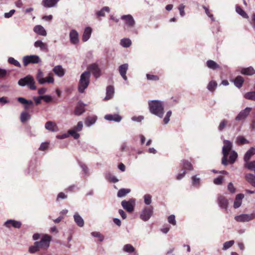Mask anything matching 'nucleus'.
I'll list each match as a JSON object with an SVG mask.
<instances>
[{
	"label": "nucleus",
	"mask_w": 255,
	"mask_h": 255,
	"mask_svg": "<svg viewBox=\"0 0 255 255\" xmlns=\"http://www.w3.org/2000/svg\"><path fill=\"white\" fill-rule=\"evenodd\" d=\"M5 226L7 228H10L12 226L15 228L19 229L21 226V222L13 220H7L4 224Z\"/></svg>",
	"instance_id": "nucleus-17"
},
{
	"label": "nucleus",
	"mask_w": 255,
	"mask_h": 255,
	"mask_svg": "<svg viewBox=\"0 0 255 255\" xmlns=\"http://www.w3.org/2000/svg\"><path fill=\"white\" fill-rule=\"evenodd\" d=\"M228 189L232 193H235L236 191V189L232 182L229 183L228 185Z\"/></svg>",
	"instance_id": "nucleus-64"
},
{
	"label": "nucleus",
	"mask_w": 255,
	"mask_h": 255,
	"mask_svg": "<svg viewBox=\"0 0 255 255\" xmlns=\"http://www.w3.org/2000/svg\"><path fill=\"white\" fill-rule=\"evenodd\" d=\"M45 128L50 131H54L56 130L55 128H57L56 124L51 121L47 122L45 125Z\"/></svg>",
	"instance_id": "nucleus-32"
},
{
	"label": "nucleus",
	"mask_w": 255,
	"mask_h": 255,
	"mask_svg": "<svg viewBox=\"0 0 255 255\" xmlns=\"http://www.w3.org/2000/svg\"><path fill=\"white\" fill-rule=\"evenodd\" d=\"M30 118V115L26 112H22L20 116V121L22 123H25L26 121Z\"/></svg>",
	"instance_id": "nucleus-37"
},
{
	"label": "nucleus",
	"mask_w": 255,
	"mask_h": 255,
	"mask_svg": "<svg viewBox=\"0 0 255 255\" xmlns=\"http://www.w3.org/2000/svg\"><path fill=\"white\" fill-rule=\"evenodd\" d=\"M89 71L91 72L95 77L96 78H99L101 75V70L99 68L98 64L94 63L89 65L88 67Z\"/></svg>",
	"instance_id": "nucleus-10"
},
{
	"label": "nucleus",
	"mask_w": 255,
	"mask_h": 255,
	"mask_svg": "<svg viewBox=\"0 0 255 255\" xmlns=\"http://www.w3.org/2000/svg\"><path fill=\"white\" fill-rule=\"evenodd\" d=\"M110 8L108 6H104L100 11L97 12L96 14L97 16H104L105 15V12H109Z\"/></svg>",
	"instance_id": "nucleus-41"
},
{
	"label": "nucleus",
	"mask_w": 255,
	"mask_h": 255,
	"mask_svg": "<svg viewBox=\"0 0 255 255\" xmlns=\"http://www.w3.org/2000/svg\"><path fill=\"white\" fill-rule=\"evenodd\" d=\"M152 214L153 207L152 206L146 207L142 211L140 218L142 220L147 221L150 219Z\"/></svg>",
	"instance_id": "nucleus-6"
},
{
	"label": "nucleus",
	"mask_w": 255,
	"mask_h": 255,
	"mask_svg": "<svg viewBox=\"0 0 255 255\" xmlns=\"http://www.w3.org/2000/svg\"><path fill=\"white\" fill-rule=\"evenodd\" d=\"M252 109L251 108H246L245 110L242 111L236 117V121H242L245 120L251 112Z\"/></svg>",
	"instance_id": "nucleus-12"
},
{
	"label": "nucleus",
	"mask_w": 255,
	"mask_h": 255,
	"mask_svg": "<svg viewBox=\"0 0 255 255\" xmlns=\"http://www.w3.org/2000/svg\"><path fill=\"white\" fill-rule=\"evenodd\" d=\"M219 206L225 209H227L228 206V201L225 197L220 195L218 198Z\"/></svg>",
	"instance_id": "nucleus-18"
},
{
	"label": "nucleus",
	"mask_w": 255,
	"mask_h": 255,
	"mask_svg": "<svg viewBox=\"0 0 255 255\" xmlns=\"http://www.w3.org/2000/svg\"><path fill=\"white\" fill-rule=\"evenodd\" d=\"M124 250L126 252L131 253L134 252L135 249L130 244H127L124 246Z\"/></svg>",
	"instance_id": "nucleus-45"
},
{
	"label": "nucleus",
	"mask_w": 255,
	"mask_h": 255,
	"mask_svg": "<svg viewBox=\"0 0 255 255\" xmlns=\"http://www.w3.org/2000/svg\"><path fill=\"white\" fill-rule=\"evenodd\" d=\"M171 114H172V112L171 111L167 112L165 118L163 119V122H164V124H167L169 122V120H170V117H171Z\"/></svg>",
	"instance_id": "nucleus-57"
},
{
	"label": "nucleus",
	"mask_w": 255,
	"mask_h": 255,
	"mask_svg": "<svg viewBox=\"0 0 255 255\" xmlns=\"http://www.w3.org/2000/svg\"><path fill=\"white\" fill-rule=\"evenodd\" d=\"M77 131L75 130V129H71L69 130L68 132L70 135L73 137L74 138L77 139L80 136V134L78 133H77Z\"/></svg>",
	"instance_id": "nucleus-47"
},
{
	"label": "nucleus",
	"mask_w": 255,
	"mask_h": 255,
	"mask_svg": "<svg viewBox=\"0 0 255 255\" xmlns=\"http://www.w3.org/2000/svg\"><path fill=\"white\" fill-rule=\"evenodd\" d=\"M244 197V195L243 194H238L236 195L235 198L234 203V208L236 209L241 206L242 203V199Z\"/></svg>",
	"instance_id": "nucleus-19"
},
{
	"label": "nucleus",
	"mask_w": 255,
	"mask_h": 255,
	"mask_svg": "<svg viewBox=\"0 0 255 255\" xmlns=\"http://www.w3.org/2000/svg\"><path fill=\"white\" fill-rule=\"evenodd\" d=\"M121 19L125 20L126 24L130 27H132L135 24V21L131 15H124Z\"/></svg>",
	"instance_id": "nucleus-13"
},
{
	"label": "nucleus",
	"mask_w": 255,
	"mask_h": 255,
	"mask_svg": "<svg viewBox=\"0 0 255 255\" xmlns=\"http://www.w3.org/2000/svg\"><path fill=\"white\" fill-rule=\"evenodd\" d=\"M224 144L222 150L223 157L222 159V163L224 165H227L228 164V156L232 149V143L228 140H225Z\"/></svg>",
	"instance_id": "nucleus-4"
},
{
	"label": "nucleus",
	"mask_w": 255,
	"mask_h": 255,
	"mask_svg": "<svg viewBox=\"0 0 255 255\" xmlns=\"http://www.w3.org/2000/svg\"><path fill=\"white\" fill-rule=\"evenodd\" d=\"M150 112L160 118H162L164 114V107L162 102L157 100L150 101L148 102Z\"/></svg>",
	"instance_id": "nucleus-1"
},
{
	"label": "nucleus",
	"mask_w": 255,
	"mask_h": 255,
	"mask_svg": "<svg viewBox=\"0 0 255 255\" xmlns=\"http://www.w3.org/2000/svg\"><path fill=\"white\" fill-rule=\"evenodd\" d=\"M59 0H43L42 4L45 7H51L56 5Z\"/></svg>",
	"instance_id": "nucleus-22"
},
{
	"label": "nucleus",
	"mask_w": 255,
	"mask_h": 255,
	"mask_svg": "<svg viewBox=\"0 0 255 255\" xmlns=\"http://www.w3.org/2000/svg\"><path fill=\"white\" fill-rule=\"evenodd\" d=\"M241 73L244 75L250 76L255 74V70L253 67H249L246 68H243L241 71Z\"/></svg>",
	"instance_id": "nucleus-29"
},
{
	"label": "nucleus",
	"mask_w": 255,
	"mask_h": 255,
	"mask_svg": "<svg viewBox=\"0 0 255 255\" xmlns=\"http://www.w3.org/2000/svg\"><path fill=\"white\" fill-rule=\"evenodd\" d=\"M70 42L74 44L79 42V35L77 31L74 29L72 30L70 32Z\"/></svg>",
	"instance_id": "nucleus-16"
},
{
	"label": "nucleus",
	"mask_w": 255,
	"mask_h": 255,
	"mask_svg": "<svg viewBox=\"0 0 255 255\" xmlns=\"http://www.w3.org/2000/svg\"><path fill=\"white\" fill-rule=\"evenodd\" d=\"M42 98L46 103H50L52 101L51 97L49 95L42 96Z\"/></svg>",
	"instance_id": "nucleus-63"
},
{
	"label": "nucleus",
	"mask_w": 255,
	"mask_h": 255,
	"mask_svg": "<svg viewBox=\"0 0 255 255\" xmlns=\"http://www.w3.org/2000/svg\"><path fill=\"white\" fill-rule=\"evenodd\" d=\"M91 234L93 237L98 238L99 239V241L100 242L103 241V240L104 239V236L99 232H92L91 233Z\"/></svg>",
	"instance_id": "nucleus-51"
},
{
	"label": "nucleus",
	"mask_w": 255,
	"mask_h": 255,
	"mask_svg": "<svg viewBox=\"0 0 255 255\" xmlns=\"http://www.w3.org/2000/svg\"><path fill=\"white\" fill-rule=\"evenodd\" d=\"M121 204L124 209L127 212L130 213L133 211L135 200L134 199H130L128 201L123 200Z\"/></svg>",
	"instance_id": "nucleus-7"
},
{
	"label": "nucleus",
	"mask_w": 255,
	"mask_h": 255,
	"mask_svg": "<svg viewBox=\"0 0 255 255\" xmlns=\"http://www.w3.org/2000/svg\"><path fill=\"white\" fill-rule=\"evenodd\" d=\"M34 46L40 47L41 50H47V45L46 43L42 42L41 40H37L34 43Z\"/></svg>",
	"instance_id": "nucleus-35"
},
{
	"label": "nucleus",
	"mask_w": 255,
	"mask_h": 255,
	"mask_svg": "<svg viewBox=\"0 0 255 255\" xmlns=\"http://www.w3.org/2000/svg\"><path fill=\"white\" fill-rule=\"evenodd\" d=\"M74 219L77 225L80 227H82L84 225V221L82 218L78 214L76 213L74 215Z\"/></svg>",
	"instance_id": "nucleus-27"
},
{
	"label": "nucleus",
	"mask_w": 255,
	"mask_h": 255,
	"mask_svg": "<svg viewBox=\"0 0 255 255\" xmlns=\"http://www.w3.org/2000/svg\"><path fill=\"white\" fill-rule=\"evenodd\" d=\"M255 218V213H253L250 214H242L237 216L235 219L237 222H248Z\"/></svg>",
	"instance_id": "nucleus-9"
},
{
	"label": "nucleus",
	"mask_w": 255,
	"mask_h": 255,
	"mask_svg": "<svg viewBox=\"0 0 255 255\" xmlns=\"http://www.w3.org/2000/svg\"><path fill=\"white\" fill-rule=\"evenodd\" d=\"M130 191V190L129 189H125V188L121 189L120 190H119V191L118 192V196L119 197H124V196H126L128 193H129Z\"/></svg>",
	"instance_id": "nucleus-43"
},
{
	"label": "nucleus",
	"mask_w": 255,
	"mask_h": 255,
	"mask_svg": "<svg viewBox=\"0 0 255 255\" xmlns=\"http://www.w3.org/2000/svg\"><path fill=\"white\" fill-rule=\"evenodd\" d=\"M39 249L38 247L37 243L35 242L34 243L33 246H30L29 247L28 252L31 254L35 253L39 251Z\"/></svg>",
	"instance_id": "nucleus-42"
},
{
	"label": "nucleus",
	"mask_w": 255,
	"mask_h": 255,
	"mask_svg": "<svg viewBox=\"0 0 255 255\" xmlns=\"http://www.w3.org/2000/svg\"><path fill=\"white\" fill-rule=\"evenodd\" d=\"M85 105L81 102H78L77 105L75 107L74 114L77 116H80L85 112Z\"/></svg>",
	"instance_id": "nucleus-15"
},
{
	"label": "nucleus",
	"mask_w": 255,
	"mask_h": 255,
	"mask_svg": "<svg viewBox=\"0 0 255 255\" xmlns=\"http://www.w3.org/2000/svg\"><path fill=\"white\" fill-rule=\"evenodd\" d=\"M236 12L241 15L243 17L247 18L249 17L247 13L241 8V6L237 5L236 8Z\"/></svg>",
	"instance_id": "nucleus-40"
},
{
	"label": "nucleus",
	"mask_w": 255,
	"mask_h": 255,
	"mask_svg": "<svg viewBox=\"0 0 255 255\" xmlns=\"http://www.w3.org/2000/svg\"><path fill=\"white\" fill-rule=\"evenodd\" d=\"M255 154V148L252 147L246 153L244 160L245 162L249 161L252 156Z\"/></svg>",
	"instance_id": "nucleus-21"
},
{
	"label": "nucleus",
	"mask_w": 255,
	"mask_h": 255,
	"mask_svg": "<svg viewBox=\"0 0 255 255\" xmlns=\"http://www.w3.org/2000/svg\"><path fill=\"white\" fill-rule=\"evenodd\" d=\"M40 61L39 57L37 55L25 56L23 58L24 66H26L29 64H37Z\"/></svg>",
	"instance_id": "nucleus-8"
},
{
	"label": "nucleus",
	"mask_w": 255,
	"mask_h": 255,
	"mask_svg": "<svg viewBox=\"0 0 255 255\" xmlns=\"http://www.w3.org/2000/svg\"><path fill=\"white\" fill-rule=\"evenodd\" d=\"M185 5L183 4H180L179 5L178 9L180 12V14L181 16H184L185 14L184 11Z\"/></svg>",
	"instance_id": "nucleus-60"
},
{
	"label": "nucleus",
	"mask_w": 255,
	"mask_h": 255,
	"mask_svg": "<svg viewBox=\"0 0 255 255\" xmlns=\"http://www.w3.org/2000/svg\"><path fill=\"white\" fill-rule=\"evenodd\" d=\"M8 62L9 63L13 65L16 67H20L21 65L19 62L16 60L14 59L13 57H9L8 59Z\"/></svg>",
	"instance_id": "nucleus-48"
},
{
	"label": "nucleus",
	"mask_w": 255,
	"mask_h": 255,
	"mask_svg": "<svg viewBox=\"0 0 255 255\" xmlns=\"http://www.w3.org/2000/svg\"><path fill=\"white\" fill-rule=\"evenodd\" d=\"M144 203L146 205L150 204L151 202V196L149 194H146L144 196Z\"/></svg>",
	"instance_id": "nucleus-54"
},
{
	"label": "nucleus",
	"mask_w": 255,
	"mask_h": 255,
	"mask_svg": "<svg viewBox=\"0 0 255 255\" xmlns=\"http://www.w3.org/2000/svg\"><path fill=\"white\" fill-rule=\"evenodd\" d=\"M120 44L124 47H128L131 44V40L128 38H123L121 40Z\"/></svg>",
	"instance_id": "nucleus-39"
},
{
	"label": "nucleus",
	"mask_w": 255,
	"mask_h": 255,
	"mask_svg": "<svg viewBox=\"0 0 255 255\" xmlns=\"http://www.w3.org/2000/svg\"><path fill=\"white\" fill-rule=\"evenodd\" d=\"M83 128V123L82 122H79L78 123L77 125L73 129H75V130L77 131H80Z\"/></svg>",
	"instance_id": "nucleus-62"
},
{
	"label": "nucleus",
	"mask_w": 255,
	"mask_h": 255,
	"mask_svg": "<svg viewBox=\"0 0 255 255\" xmlns=\"http://www.w3.org/2000/svg\"><path fill=\"white\" fill-rule=\"evenodd\" d=\"M97 120V117L96 116H89L86 118L85 121V124L86 126L90 127L94 124Z\"/></svg>",
	"instance_id": "nucleus-33"
},
{
	"label": "nucleus",
	"mask_w": 255,
	"mask_h": 255,
	"mask_svg": "<svg viewBox=\"0 0 255 255\" xmlns=\"http://www.w3.org/2000/svg\"><path fill=\"white\" fill-rule=\"evenodd\" d=\"M227 124L228 121L227 120H223L219 125L218 127L219 130L221 131L222 130L225 128Z\"/></svg>",
	"instance_id": "nucleus-58"
},
{
	"label": "nucleus",
	"mask_w": 255,
	"mask_h": 255,
	"mask_svg": "<svg viewBox=\"0 0 255 255\" xmlns=\"http://www.w3.org/2000/svg\"><path fill=\"white\" fill-rule=\"evenodd\" d=\"M168 222L173 226H175L176 224L175 221V217L173 215H171L168 217Z\"/></svg>",
	"instance_id": "nucleus-56"
},
{
	"label": "nucleus",
	"mask_w": 255,
	"mask_h": 255,
	"mask_svg": "<svg viewBox=\"0 0 255 255\" xmlns=\"http://www.w3.org/2000/svg\"><path fill=\"white\" fill-rule=\"evenodd\" d=\"M92 33V28L90 27H87L85 29L83 36L82 40L84 42L87 41L90 37Z\"/></svg>",
	"instance_id": "nucleus-24"
},
{
	"label": "nucleus",
	"mask_w": 255,
	"mask_h": 255,
	"mask_svg": "<svg viewBox=\"0 0 255 255\" xmlns=\"http://www.w3.org/2000/svg\"><path fill=\"white\" fill-rule=\"evenodd\" d=\"M237 157L238 154L235 151H231L229 156V159L228 160V163L229 162L231 164L234 163Z\"/></svg>",
	"instance_id": "nucleus-38"
},
{
	"label": "nucleus",
	"mask_w": 255,
	"mask_h": 255,
	"mask_svg": "<svg viewBox=\"0 0 255 255\" xmlns=\"http://www.w3.org/2000/svg\"><path fill=\"white\" fill-rule=\"evenodd\" d=\"M44 74L43 72L39 70L36 75V79L40 84H44L45 83L44 78H43Z\"/></svg>",
	"instance_id": "nucleus-36"
},
{
	"label": "nucleus",
	"mask_w": 255,
	"mask_h": 255,
	"mask_svg": "<svg viewBox=\"0 0 255 255\" xmlns=\"http://www.w3.org/2000/svg\"><path fill=\"white\" fill-rule=\"evenodd\" d=\"M244 82V79L243 77L241 76H237L234 80L235 85L239 88L242 87Z\"/></svg>",
	"instance_id": "nucleus-30"
},
{
	"label": "nucleus",
	"mask_w": 255,
	"mask_h": 255,
	"mask_svg": "<svg viewBox=\"0 0 255 255\" xmlns=\"http://www.w3.org/2000/svg\"><path fill=\"white\" fill-rule=\"evenodd\" d=\"M34 31L42 36H46V32L45 30V29L41 26V25H36L34 28H33Z\"/></svg>",
	"instance_id": "nucleus-28"
},
{
	"label": "nucleus",
	"mask_w": 255,
	"mask_h": 255,
	"mask_svg": "<svg viewBox=\"0 0 255 255\" xmlns=\"http://www.w3.org/2000/svg\"><path fill=\"white\" fill-rule=\"evenodd\" d=\"M45 83H53L54 81V79L53 77V74L52 73H49L48 76L45 78H44Z\"/></svg>",
	"instance_id": "nucleus-53"
},
{
	"label": "nucleus",
	"mask_w": 255,
	"mask_h": 255,
	"mask_svg": "<svg viewBox=\"0 0 255 255\" xmlns=\"http://www.w3.org/2000/svg\"><path fill=\"white\" fill-rule=\"evenodd\" d=\"M114 93V87L111 85L108 86L106 89V97H105V99L106 100L111 99L113 97Z\"/></svg>",
	"instance_id": "nucleus-26"
},
{
	"label": "nucleus",
	"mask_w": 255,
	"mask_h": 255,
	"mask_svg": "<svg viewBox=\"0 0 255 255\" xmlns=\"http://www.w3.org/2000/svg\"><path fill=\"white\" fill-rule=\"evenodd\" d=\"M49 146V143L48 142H43L41 144L39 150L41 151H44L46 149H47Z\"/></svg>",
	"instance_id": "nucleus-59"
},
{
	"label": "nucleus",
	"mask_w": 255,
	"mask_h": 255,
	"mask_svg": "<svg viewBox=\"0 0 255 255\" xmlns=\"http://www.w3.org/2000/svg\"><path fill=\"white\" fill-rule=\"evenodd\" d=\"M223 179V176H220L218 177L215 178L214 179V183L216 185H221L222 184Z\"/></svg>",
	"instance_id": "nucleus-55"
},
{
	"label": "nucleus",
	"mask_w": 255,
	"mask_h": 255,
	"mask_svg": "<svg viewBox=\"0 0 255 255\" xmlns=\"http://www.w3.org/2000/svg\"><path fill=\"white\" fill-rule=\"evenodd\" d=\"M51 239L52 238L50 235L45 234L42 236L39 242H36L39 250H47L49 247Z\"/></svg>",
	"instance_id": "nucleus-5"
},
{
	"label": "nucleus",
	"mask_w": 255,
	"mask_h": 255,
	"mask_svg": "<svg viewBox=\"0 0 255 255\" xmlns=\"http://www.w3.org/2000/svg\"><path fill=\"white\" fill-rule=\"evenodd\" d=\"M192 181L193 185H199L200 183V178H197L196 176H193L192 177Z\"/></svg>",
	"instance_id": "nucleus-61"
},
{
	"label": "nucleus",
	"mask_w": 255,
	"mask_h": 255,
	"mask_svg": "<svg viewBox=\"0 0 255 255\" xmlns=\"http://www.w3.org/2000/svg\"><path fill=\"white\" fill-rule=\"evenodd\" d=\"M128 68V65L127 63L122 64L119 67V73L122 77L125 80H127L128 78L126 76Z\"/></svg>",
	"instance_id": "nucleus-14"
},
{
	"label": "nucleus",
	"mask_w": 255,
	"mask_h": 255,
	"mask_svg": "<svg viewBox=\"0 0 255 255\" xmlns=\"http://www.w3.org/2000/svg\"><path fill=\"white\" fill-rule=\"evenodd\" d=\"M33 78L30 75H27L23 78L19 80L18 84L21 86H27L30 90H34L36 89Z\"/></svg>",
	"instance_id": "nucleus-3"
},
{
	"label": "nucleus",
	"mask_w": 255,
	"mask_h": 255,
	"mask_svg": "<svg viewBox=\"0 0 255 255\" xmlns=\"http://www.w3.org/2000/svg\"><path fill=\"white\" fill-rule=\"evenodd\" d=\"M234 241L233 240L225 242L224 244L223 249L224 250H227L231 247L234 244Z\"/></svg>",
	"instance_id": "nucleus-50"
},
{
	"label": "nucleus",
	"mask_w": 255,
	"mask_h": 255,
	"mask_svg": "<svg viewBox=\"0 0 255 255\" xmlns=\"http://www.w3.org/2000/svg\"><path fill=\"white\" fill-rule=\"evenodd\" d=\"M244 97L246 99L255 101V92L254 91L248 92L245 94Z\"/></svg>",
	"instance_id": "nucleus-44"
},
{
	"label": "nucleus",
	"mask_w": 255,
	"mask_h": 255,
	"mask_svg": "<svg viewBox=\"0 0 255 255\" xmlns=\"http://www.w3.org/2000/svg\"><path fill=\"white\" fill-rule=\"evenodd\" d=\"M104 118L108 121H115L116 122H120L122 120V117L118 115V114H114V115H106L105 116Z\"/></svg>",
	"instance_id": "nucleus-20"
},
{
	"label": "nucleus",
	"mask_w": 255,
	"mask_h": 255,
	"mask_svg": "<svg viewBox=\"0 0 255 255\" xmlns=\"http://www.w3.org/2000/svg\"><path fill=\"white\" fill-rule=\"evenodd\" d=\"M246 180L252 186L255 187V176L251 173H247L245 175Z\"/></svg>",
	"instance_id": "nucleus-31"
},
{
	"label": "nucleus",
	"mask_w": 255,
	"mask_h": 255,
	"mask_svg": "<svg viewBox=\"0 0 255 255\" xmlns=\"http://www.w3.org/2000/svg\"><path fill=\"white\" fill-rule=\"evenodd\" d=\"M217 86L216 82L214 81H211L209 82L208 85V89L209 91L213 92Z\"/></svg>",
	"instance_id": "nucleus-46"
},
{
	"label": "nucleus",
	"mask_w": 255,
	"mask_h": 255,
	"mask_svg": "<svg viewBox=\"0 0 255 255\" xmlns=\"http://www.w3.org/2000/svg\"><path fill=\"white\" fill-rule=\"evenodd\" d=\"M238 144H244L249 143L248 141L243 136H239L237 139Z\"/></svg>",
	"instance_id": "nucleus-49"
},
{
	"label": "nucleus",
	"mask_w": 255,
	"mask_h": 255,
	"mask_svg": "<svg viewBox=\"0 0 255 255\" xmlns=\"http://www.w3.org/2000/svg\"><path fill=\"white\" fill-rule=\"evenodd\" d=\"M91 74L89 71H85L81 76L78 84V91L82 93L88 87L90 83Z\"/></svg>",
	"instance_id": "nucleus-2"
},
{
	"label": "nucleus",
	"mask_w": 255,
	"mask_h": 255,
	"mask_svg": "<svg viewBox=\"0 0 255 255\" xmlns=\"http://www.w3.org/2000/svg\"><path fill=\"white\" fill-rule=\"evenodd\" d=\"M146 77L148 80H151V81H158L159 80V78L158 76L151 75V74H146Z\"/></svg>",
	"instance_id": "nucleus-52"
},
{
	"label": "nucleus",
	"mask_w": 255,
	"mask_h": 255,
	"mask_svg": "<svg viewBox=\"0 0 255 255\" xmlns=\"http://www.w3.org/2000/svg\"><path fill=\"white\" fill-rule=\"evenodd\" d=\"M207 66L208 68L213 70L220 68L219 65L216 62L212 60L207 61Z\"/></svg>",
	"instance_id": "nucleus-34"
},
{
	"label": "nucleus",
	"mask_w": 255,
	"mask_h": 255,
	"mask_svg": "<svg viewBox=\"0 0 255 255\" xmlns=\"http://www.w3.org/2000/svg\"><path fill=\"white\" fill-rule=\"evenodd\" d=\"M53 71L56 75L60 77L63 76L65 74V71L61 65L55 66L53 69Z\"/></svg>",
	"instance_id": "nucleus-23"
},
{
	"label": "nucleus",
	"mask_w": 255,
	"mask_h": 255,
	"mask_svg": "<svg viewBox=\"0 0 255 255\" xmlns=\"http://www.w3.org/2000/svg\"><path fill=\"white\" fill-rule=\"evenodd\" d=\"M20 103L24 105V108L28 110L33 108L34 103L31 100H27L24 98L19 97L17 99Z\"/></svg>",
	"instance_id": "nucleus-11"
},
{
	"label": "nucleus",
	"mask_w": 255,
	"mask_h": 255,
	"mask_svg": "<svg viewBox=\"0 0 255 255\" xmlns=\"http://www.w3.org/2000/svg\"><path fill=\"white\" fill-rule=\"evenodd\" d=\"M181 161L183 170H192L193 169L192 164L190 162L186 160H182Z\"/></svg>",
	"instance_id": "nucleus-25"
}]
</instances>
